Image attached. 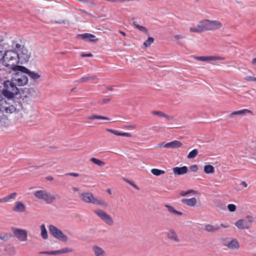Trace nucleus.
<instances>
[{
	"mask_svg": "<svg viewBox=\"0 0 256 256\" xmlns=\"http://www.w3.org/2000/svg\"><path fill=\"white\" fill-rule=\"evenodd\" d=\"M222 26V23L218 20H203L198 22L196 26L190 28L191 32L202 33L204 31H214Z\"/></svg>",
	"mask_w": 256,
	"mask_h": 256,
	"instance_id": "obj_1",
	"label": "nucleus"
},
{
	"mask_svg": "<svg viewBox=\"0 0 256 256\" xmlns=\"http://www.w3.org/2000/svg\"><path fill=\"white\" fill-rule=\"evenodd\" d=\"M2 60L3 64L13 70H20L19 67H22L18 65L20 62L18 54L15 49L7 50L5 51V56Z\"/></svg>",
	"mask_w": 256,
	"mask_h": 256,
	"instance_id": "obj_2",
	"label": "nucleus"
},
{
	"mask_svg": "<svg viewBox=\"0 0 256 256\" xmlns=\"http://www.w3.org/2000/svg\"><path fill=\"white\" fill-rule=\"evenodd\" d=\"M10 80H4L0 78V92L8 100L12 99L19 92L18 89Z\"/></svg>",
	"mask_w": 256,
	"mask_h": 256,
	"instance_id": "obj_3",
	"label": "nucleus"
},
{
	"mask_svg": "<svg viewBox=\"0 0 256 256\" xmlns=\"http://www.w3.org/2000/svg\"><path fill=\"white\" fill-rule=\"evenodd\" d=\"M13 48L15 49L18 56V61L20 64H22L28 62L30 56V53L23 46L20 44L14 43L12 45Z\"/></svg>",
	"mask_w": 256,
	"mask_h": 256,
	"instance_id": "obj_4",
	"label": "nucleus"
},
{
	"mask_svg": "<svg viewBox=\"0 0 256 256\" xmlns=\"http://www.w3.org/2000/svg\"><path fill=\"white\" fill-rule=\"evenodd\" d=\"M82 200L89 204H97L104 207L108 206L107 202L103 200H98L96 198L91 192H86L82 193L80 195Z\"/></svg>",
	"mask_w": 256,
	"mask_h": 256,
	"instance_id": "obj_5",
	"label": "nucleus"
},
{
	"mask_svg": "<svg viewBox=\"0 0 256 256\" xmlns=\"http://www.w3.org/2000/svg\"><path fill=\"white\" fill-rule=\"evenodd\" d=\"M16 72L14 74L11 80L13 84L16 86H24L26 85L28 82V76L24 72L20 70H14Z\"/></svg>",
	"mask_w": 256,
	"mask_h": 256,
	"instance_id": "obj_6",
	"label": "nucleus"
},
{
	"mask_svg": "<svg viewBox=\"0 0 256 256\" xmlns=\"http://www.w3.org/2000/svg\"><path fill=\"white\" fill-rule=\"evenodd\" d=\"M34 196L38 199L44 200L47 204H52L56 199L54 195L44 190H36Z\"/></svg>",
	"mask_w": 256,
	"mask_h": 256,
	"instance_id": "obj_7",
	"label": "nucleus"
},
{
	"mask_svg": "<svg viewBox=\"0 0 256 256\" xmlns=\"http://www.w3.org/2000/svg\"><path fill=\"white\" fill-rule=\"evenodd\" d=\"M48 230L50 234L57 240L64 242H68V238L67 236L57 227L50 224L48 226Z\"/></svg>",
	"mask_w": 256,
	"mask_h": 256,
	"instance_id": "obj_8",
	"label": "nucleus"
},
{
	"mask_svg": "<svg viewBox=\"0 0 256 256\" xmlns=\"http://www.w3.org/2000/svg\"><path fill=\"white\" fill-rule=\"evenodd\" d=\"M254 222L252 216L248 215L244 219H240L235 223V226L240 230H248L250 228Z\"/></svg>",
	"mask_w": 256,
	"mask_h": 256,
	"instance_id": "obj_9",
	"label": "nucleus"
},
{
	"mask_svg": "<svg viewBox=\"0 0 256 256\" xmlns=\"http://www.w3.org/2000/svg\"><path fill=\"white\" fill-rule=\"evenodd\" d=\"M94 212L107 225L112 226L114 224L112 217L102 210L96 209L94 210Z\"/></svg>",
	"mask_w": 256,
	"mask_h": 256,
	"instance_id": "obj_10",
	"label": "nucleus"
},
{
	"mask_svg": "<svg viewBox=\"0 0 256 256\" xmlns=\"http://www.w3.org/2000/svg\"><path fill=\"white\" fill-rule=\"evenodd\" d=\"M12 232L14 236L20 241L26 242L28 239V232L26 230L12 228Z\"/></svg>",
	"mask_w": 256,
	"mask_h": 256,
	"instance_id": "obj_11",
	"label": "nucleus"
},
{
	"mask_svg": "<svg viewBox=\"0 0 256 256\" xmlns=\"http://www.w3.org/2000/svg\"><path fill=\"white\" fill-rule=\"evenodd\" d=\"M182 145V144L181 142L175 140L169 142H163L158 144V146L160 148H168L174 149L181 147Z\"/></svg>",
	"mask_w": 256,
	"mask_h": 256,
	"instance_id": "obj_12",
	"label": "nucleus"
},
{
	"mask_svg": "<svg viewBox=\"0 0 256 256\" xmlns=\"http://www.w3.org/2000/svg\"><path fill=\"white\" fill-rule=\"evenodd\" d=\"M19 68H20V71L24 72L25 74H27L30 78L34 80H38L40 77V75L38 73L31 71L24 66L19 67Z\"/></svg>",
	"mask_w": 256,
	"mask_h": 256,
	"instance_id": "obj_13",
	"label": "nucleus"
},
{
	"mask_svg": "<svg viewBox=\"0 0 256 256\" xmlns=\"http://www.w3.org/2000/svg\"><path fill=\"white\" fill-rule=\"evenodd\" d=\"M167 238L168 239L175 243H179L180 242L176 232L173 229H170L167 232Z\"/></svg>",
	"mask_w": 256,
	"mask_h": 256,
	"instance_id": "obj_14",
	"label": "nucleus"
},
{
	"mask_svg": "<svg viewBox=\"0 0 256 256\" xmlns=\"http://www.w3.org/2000/svg\"><path fill=\"white\" fill-rule=\"evenodd\" d=\"M194 58L198 60L207 62L210 60H224V58L218 56H194Z\"/></svg>",
	"mask_w": 256,
	"mask_h": 256,
	"instance_id": "obj_15",
	"label": "nucleus"
},
{
	"mask_svg": "<svg viewBox=\"0 0 256 256\" xmlns=\"http://www.w3.org/2000/svg\"><path fill=\"white\" fill-rule=\"evenodd\" d=\"M2 112H4L7 114H12L16 110V108L12 105H8L6 104V100H3L2 102H1Z\"/></svg>",
	"mask_w": 256,
	"mask_h": 256,
	"instance_id": "obj_16",
	"label": "nucleus"
},
{
	"mask_svg": "<svg viewBox=\"0 0 256 256\" xmlns=\"http://www.w3.org/2000/svg\"><path fill=\"white\" fill-rule=\"evenodd\" d=\"M92 251L94 256H106L105 250L98 246L94 245L92 246Z\"/></svg>",
	"mask_w": 256,
	"mask_h": 256,
	"instance_id": "obj_17",
	"label": "nucleus"
},
{
	"mask_svg": "<svg viewBox=\"0 0 256 256\" xmlns=\"http://www.w3.org/2000/svg\"><path fill=\"white\" fill-rule=\"evenodd\" d=\"M224 246L232 250H237L240 248V243L236 238H232L230 242L224 244Z\"/></svg>",
	"mask_w": 256,
	"mask_h": 256,
	"instance_id": "obj_18",
	"label": "nucleus"
},
{
	"mask_svg": "<svg viewBox=\"0 0 256 256\" xmlns=\"http://www.w3.org/2000/svg\"><path fill=\"white\" fill-rule=\"evenodd\" d=\"M12 210L16 212H23L26 210V206L22 202L17 201L16 202Z\"/></svg>",
	"mask_w": 256,
	"mask_h": 256,
	"instance_id": "obj_19",
	"label": "nucleus"
},
{
	"mask_svg": "<svg viewBox=\"0 0 256 256\" xmlns=\"http://www.w3.org/2000/svg\"><path fill=\"white\" fill-rule=\"evenodd\" d=\"M188 168L186 166L182 167H175L173 168V172L175 174L182 175L188 172Z\"/></svg>",
	"mask_w": 256,
	"mask_h": 256,
	"instance_id": "obj_20",
	"label": "nucleus"
},
{
	"mask_svg": "<svg viewBox=\"0 0 256 256\" xmlns=\"http://www.w3.org/2000/svg\"><path fill=\"white\" fill-rule=\"evenodd\" d=\"M182 202L190 206H194L197 202V200L195 198H183L182 200Z\"/></svg>",
	"mask_w": 256,
	"mask_h": 256,
	"instance_id": "obj_21",
	"label": "nucleus"
},
{
	"mask_svg": "<svg viewBox=\"0 0 256 256\" xmlns=\"http://www.w3.org/2000/svg\"><path fill=\"white\" fill-rule=\"evenodd\" d=\"M252 114V111L248 110V109H242L237 111H234L232 112L230 114V116L232 117L233 116L235 115H241L244 116L245 114Z\"/></svg>",
	"mask_w": 256,
	"mask_h": 256,
	"instance_id": "obj_22",
	"label": "nucleus"
},
{
	"mask_svg": "<svg viewBox=\"0 0 256 256\" xmlns=\"http://www.w3.org/2000/svg\"><path fill=\"white\" fill-rule=\"evenodd\" d=\"M220 229V226L218 225H212L210 224H206L204 226V230L207 232H214Z\"/></svg>",
	"mask_w": 256,
	"mask_h": 256,
	"instance_id": "obj_23",
	"label": "nucleus"
},
{
	"mask_svg": "<svg viewBox=\"0 0 256 256\" xmlns=\"http://www.w3.org/2000/svg\"><path fill=\"white\" fill-rule=\"evenodd\" d=\"M106 131L110 132L116 136H129L130 134L128 132H121L118 130L110 129V128H106Z\"/></svg>",
	"mask_w": 256,
	"mask_h": 256,
	"instance_id": "obj_24",
	"label": "nucleus"
},
{
	"mask_svg": "<svg viewBox=\"0 0 256 256\" xmlns=\"http://www.w3.org/2000/svg\"><path fill=\"white\" fill-rule=\"evenodd\" d=\"M40 228L41 230L40 235L42 237L44 240H46L48 238V235L45 225L44 224H42L40 226Z\"/></svg>",
	"mask_w": 256,
	"mask_h": 256,
	"instance_id": "obj_25",
	"label": "nucleus"
},
{
	"mask_svg": "<svg viewBox=\"0 0 256 256\" xmlns=\"http://www.w3.org/2000/svg\"><path fill=\"white\" fill-rule=\"evenodd\" d=\"M17 193L13 192L10 194L5 196L4 198V202H7L12 201V200H14L16 198L17 196Z\"/></svg>",
	"mask_w": 256,
	"mask_h": 256,
	"instance_id": "obj_26",
	"label": "nucleus"
},
{
	"mask_svg": "<svg viewBox=\"0 0 256 256\" xmlns=\"http://www.w3.org/2000/svg\"><path fill=\"white\" fill-rule=\"evenodd\" d=\"M73 250L72 248L65 247L62 249L57 250H56V255L68 253V252H72Z\"/></svg>",
	"mask_w": 256,
	"mask_h": 256,
	"instance_id": "obj_27",
	"label": "nucleus"
},
{
	"mask_svg": "<svg viewBox=\"0 0 256 256\" xmlns=\"http://www.w3.org/2000/svg\"><path fill=\"white\" fill-rule=\"evenodd\" d=\"M166 206L168 208V212L170 213H172L174 214L179 216H182V212L177 211L171 206L166 205Z\"/></svg>",
	"mask_w": 256,
	"mask_h": 256,
	"instance_id": "obj_28",
	"label": "nucleus"
},
{
	"mask_svg": "<svg viewBox=\"0 0 256 256\" xmlns=\"http://www.w3.org/2000/svg\"><path fill=\"white\" fill-rule=\"evenodd\" d=\"M90 160L93 163L95 164H96L100 166H103L106 164L104 162L100 160L98 158H91Z\"/></svg>",
	"mask_w": 256,
	"mask_h": 256,
	"instance_id": "obj_29",
	"label": "nucleus"
},
{
	"mask_svg": "<svg viewBox=\"0 0 256 256\" xmlns=\"http://www.w3.org/2000/svg\"><path fill=\"white\" fill-rule=\"evenodd\" d=\"M88 118L89 120L98 119V120H110V118L108 117L100 116H98V115H96V114H93V115L90 116H88Z\"/></svg>",
	"mask_w": 256,
	"mask_h": 256,
	"instance_id": "obj_30",
	"label": "nucleus"
},
{
	"mask_svg": "<svg viewBox=\"0 0 256 256\" xmlns=\"http://www.w3.org/2000/svg\"><path fill=\"white\" fill-rule=\"evenodd\" d=\"M151 172L154 176H159L165 174V171L158 168H152L151 170Z\"/></svg>",
	"mask_w": 256,
	"mask_h": 256,
	"instance_id": "obj_31",
	"label": "nucleus"
},
{
	"mask_svg": "<svg viewBox=\"0 0 256 256\" xmlns=\"http://www.w3.org/2000/svg\"><path fill=\"white\" fill-rule=\"evenodd\" d=\"M198 154V150L197 149H194L192 150L190 152L187 156V158L192 159L194 158Z\"/></svg>",
	"mask_w": 256,
	"mask_h": 256,
	"instance_id": "obj_32",
	"label": "nucleus"
},
{
	"mask_svg": "<svg viewBox=\"0 0 256 256\" xmlns=\"http://www.w3.org/2000/svg\"><path fill=\"white\" fill-rule=\"evenodd\" d=\"M204 171L206 174H211L214 172V168L211 165H206L204 167Z\"/></svg>",
	"mask_w": 256,
	"mask_h": 256,
	"instance_id": "obj_33",
	"label": "nucleus"
},
{
	"mask_svg": "<svg viewBox=\"0 0 256 256\" xmlns=\"http://www.w3.org/2000/svg\"><path fill=\"white\" fill-rule=\"evenodd\" d=\"M134 25L140 31L142 32H144V33H146V34L148 33V30H147V29L145 27H144L143 26H141L136 24V22H134Z\"/></svg>",
	"mask_w": 256,
	"mask_h": 256,
	"instance_id": "obj_34",
	"label": "nucleus"
},
{
	"mask_svg": "<svg viewBox=\"0 0 256 256\" xmlns=\"http://www.w3.org/2000/svg\"><path fill=\"white\" fill-rule=\"evenodd\" d=\"M154 41V39L152 37H149L148 40L144 42V45L146 47L150 46Z\"/></svg>",
	"mask_w": 256,
	"mask_h": 256,
	"instance_id": "obj_35",
	"label": "nucleus"
},
{
	"mask_svg": "<svg viewBox=\"0 0 256 256\" xmlns=\"http://www.w3.org/2000/svg\"><path fill=\"white\" fill-rule=\"evenodd\" d=\"M40 254H47V255H56V250L52 251H43L40 252Z\"/></svg>",
	"mask_w": 256,
	"mask_h": 256,
	"instance_id": "obj_36",
	"label": "nucleus"
},
{
	"mask_svg": "<svg viewBox=\"0 0 256 256\" xmlns=\"http://www.w3.org/2000/svg\"><path fill=\"white\" fill-rule=\"evenodd\" d=\"M191 193H193L194 194H196V192L194 190H190L186 192H180V195L182 196H186V195H188Z\"/></svg>",
	"mask_w": 256,
	"mask_h": 256,
	"instance_id": "obj_37",
	"label": "nucleus"
},
{
	"mask_svg": "<svg viewBox=\"0 0 256 256\" xmlns=\"http://www.w3.org/2000/svg\"><path fill=\"white\" fill-rule=\"evenodd\" d=\"M1 106H2L1 102H0V112H1V110H2ZM6 120V119L5 118H4L2 116H0V126L4 125V124Z\"/></svg>",
	"mask_w": 256,
	"mask_h": 256,
	"instance_id": "obj_38",
	"label": "nucleus"
},
{
	"mask_svg": "<svg viewBox=\"0 0 256 256\" xmlns=\"http://www.w3.org/2000/svg\"><path fill=\"white\" fill-rule=\"evenodd\" d=\"M228 208L231 212H234L236 210V206L234 204H229L228 206Z\"/></svg>",
	"mask_w": 256,
	"mask_h": 256,
	"instance_id": "obj_39",
	"label": "nucleus"
},
{
	"mask_svg": "<svg viewBox=\"0 0 256 256\" xmlns=\"http://www.w3.org/2000/svg\"><path fill=\"white\" fill-rule=\"evenodd\" d=\"M88 40L90 42H94L98 40V39L96 38V36L92 34H88Z\"/></svg>",
	"mask_w": 256,
	"mask_h": 256,
	"instance_id": "obj_40",
	"label": "nucleus"
},
{
	"mask_svg": "<svg viewBox=\"0 0 256 256\" xmlns=\"http://www.w3.org/2000/svg\"><path fill=\"white\" fill-rule=\"evenodd\" d=\"M152 113L154 114L157 115L160 117H162L164 116V113L160 111H153Z\"/></svg>",
	"mask_w": 256,
	"mask_h": 256,
	"instance_id": "obj_41",
	"label": "nucleus"
},
{
	"mask_svg": "<svg viewBox=\"0 0 256 256\" xmlns=\"http://www.w3.org/2000/svg\"><path fill=\"white\" fill-rule=\"evenodd\" d=\"M190 169L193 172H196L198 170V166L196 164H194L190 166Z\"/></svg>",
	"mask_w": 256,
	"mask_h": 256,
	"instance_id": "obj_42",
	"label": "nucleus"
},
{
	"mask_svg": "<svg viewBox=\"0 0 256 256\" xmlns=\"http://www.w3.org/2000/svg\"><path fill=\"white\" fill-rule=\"evenodd\" d=\"M244 80L248 81H256V77L247 76L244 78Z\"/></svg>",
	"mask_w": 256,
	"mask_h": 256,
	"instance_id": "obj_43",
	"label": "nucleus"
},
{
	"mask_svg": "<svg viewBox=\"0 0 256 256\" xmlns=\"http://www.w3.org/2000/svg\"><path fill=\"white\" fill-rule=\"evenodd\" d=\"M88 34L85 33L84 34H79L78 36L83 40L88 39Z\"/></svg>",
	"mask_w": 256,
	"mask_h": 256,
	"instance_id": "obj_44",
	"label": "nucleus"
},
{
	"mask_svg": "<svg viewBox=\"0 0 256 256\" xmlns=\"http://www.w3.org/2000/svg\"><path fill=\"white\" fill-rule=\"evenodd\" d=\"M126 181L127 182H128L129 184H130L131 186H134L135 188L138 190V187L132 181H131V180H126Z\"/></svg>",
	"mask_w": 256,
	"mask_h": 256,
	"instance_id": "obj_45",
	"label": "nucleus"
},
{
	"mask_svg": "<svg viewBox=\"0 0 256 256\" xmlns=\"http://www.w3.org/2000/svg\"><path fill=\"white\" fill-rule=\"evenodd\" d=\"M89 78V76L88 77H82L79 80L80 82H84L87 80H90V78Z\"/></svg>",
	"mask_w": 256,
	"mask_h": 256,
	"instance_id": "obj_46",
	"label": "nucleus"
},
{
	"mask_svg": "<svg viewBox=\"0 0 256 256\" xmlns=\"http://www.w3.org/2000/svg\"><path fill=\"white\" fill-rule=\"evenodd\" d=\"M162 117L165 118L168 121L172 120L174 118V116L166 114H164V116Z\"/></svg>",
	"mask_w": 256,
	"mask_h": 256,
	"instance_id": "obj_47",
	"label": "nucleus"
},
{
	"mask_svg": "<svg viewBox=\"0 0 256 256\" xmlns=\"http://www.w3.org/2000/svg\"><path fill=\"white\" fill-rule=\"evenodd\" d=\"M65 175L66 176H74V177H78L80 176L79 174L76 173V172L67 173Z\"/></svg>",
	"mask_w": 256,
	"mask_h": 256,
	"instance_id": "obj_48",
	"label": "nucleus"
},
{
	"mask_svg": "<svg viewBox=\"0 0 256 256\" xmlns=\"http://www.w3.org/2000/svg\"><path fill=\"white\" fill-rule=\"evenodd\" d=\"M176 40H181L184 38V36L180 34H178L174 36Z\"/></svg>",
	"mask_w": 256,
	"mask_h": 256,
	"instance_id": "obj_49",
	"label": "nucleus"
},
{
	"mask_svg": "<svg viewBox=\"0 0 256 256\" xmlns=\"http://www.w3.org/2000/svg\"><path fill=\"white\" fill-rule=\"evenodd\" d=\"M81 56L82 57H92V54L91 53L86 54H81Z\"/></svg>",
	"mask_w": 256,
	"mask_h": 256,
	"instance_id": "obj_50",
	"label": "nucleus"
},
{
	"mask_svg": "<svg viewBox=\"0 0 256 256\" xmlns=\"http://www.w3.org/2000/svg\"><path fill=\"white\" fill-rule=\"evenodd\" d=\"M240 185L244 186V188H246L248 186L247 184L244 181L241 182Z\"/></svg>",
	"mask_w": 256,
	"mask_h": 256,
	"instance_id": "obj_51",
	"label": "nucleus"
},
{
	"mask_svg": "<svg viewBox=\"0 0 256 256\" xmlns=\"http://www.w3.org/2000/svg\"><path fill=\"white\" fill-rule=\"evenodd\" d=\"M72 190L74 192H76L79 190V188H78L73 186L72 187Z\"/></svg>",
	"mask_w": 256,
	"mask_h": 256,
	"instance_id": "obj_52",
	"label": "nucleus"
},
{
	"mask_svg": "<svg viewBox=\"0 0 256 256\" xmlns=\"http://www.w3.org/2000/svg\"><path fill=\"white\" fill-rule=\"evenodd\" d=\"M6 238H7L6 236H3V234H0V239L5 240Z\"/></svg>",
	"mask_w": 256,
	"mask_h": 256,
	"instance_id": "obj_53",
	"label": "nucleus"
},
{
	"mask_svg": "<svg viewBox=\"0 0 256 256\" xmlns=\"http://www.w3.org/2000/svg\"><path fill=\"white\" fill-rule=\"evenodd\" d=\"M252 64L256 66V57L252 60Z\"/></svg>",
	"mask_w": 256,
	"mask_h": 256,
	"instance_id": "obj_54",
	"label": "nucleus"
},
{
	"mask_svg": "<svg viewBox=\"0 0 256 256\" xmlns=\"http://www.w3.org/2000/svg\"><path fill=\"white\" fill-rule=\"evenodd\" d=\"M110 101L109 98H106L103 100V102L104 103H106Z\"/></svg>",
	"mask_w": 256,
	"mask_h": 256,
	"instance_id": "obj_55",
	"label": "nucleus"
},
{
	"mask_svg": "<svg viewBox=\"0 0 256 256\" xmlns=\"http://www.w3.org/2000/svg\"><path fill=\"white\" fill-rule=\"evenodd\" d=\"M220 226L223 227L224 228H228V225H226V224H220Z\"/></svg>",
	"mask_w": 256,
	"mask_h": 256,
	"instance_id": "obj_56",
	"label": "nucleus"
},
{
	"mask_svg": "<svg viewBox=\"0 0 256 256\" xmlns=\"http://www.w3.org/2000/svg\"><path fill=\"white\" fill-rule=\"evenodd\" d=\"M3 100H4V98H2V96L0 94V102H2Z\"/></svg>",
	"mask_w": 256,
	"mask_h": 256,
	"instance_id": "obj_57",
	"label": "nucleus"
},
{
	"mask_svg": "<svg viewBox=\"0 0 256 256\" xmlns=\"http://www.w3.org/2000/svg\"><path fill=\"white\" fill-rule=\"evenodd\" d=\"M119 32L120 34H121L122 36H126V33L124 32H122V31L120 30Z\"/></svg>",
	"mask_w": 256,
	"mask_h": 256,
	"instance_id": "obj_58",
	"label": "nucleus"
},
{
	"mask_svg": "<svg viewBox=\"0 0 256 256\" xmlns=\"http://www.w3.org/2000/svg\"><path fill=\"white\" fill-rule=\"evenodd\" d=\"M89 78H90V80H94V79H96L97 78L96 76H89Z\"/></svg>",
	"mask_w": 256,
	"mask_h": 256,
	"instance_id": "obj_59",
	"label": "nucleus"
},
{
	"mask_svg": "<svg viewBox=\"0 0 256 256\" xmlns=\"http://www.w3.org/2000/svg\"><path fill=\"white\" fill-rule=\"evenodd\" d=\"M47 179L50 180H53V178L52 176H48V177Z\"/></svg>",
	"mask_w": 256,
	"mask_h": 256,
	"instance_id": "obj_60",
	"label": "nucleus"
},
{
	"mask_svg": "<svg viewBox=\"0 0 256 256\" xmlns=\"http://www.w3.org/2000/svg\"><path fill=\"white\" fill-rule=\"evenodd\" d=\"M3 40V37L2 36L0 35V42Z\"/></svg>",
	"mask_w": 256,
	"mask_h": 256,
	"instance_id": "obj_61",
	"label": "nucleus"
},
{
	"mask_svg": "<svg viewBox=\"0 0 256 256\" xmlns=\"http://www.w3.org/2000/svg\"><path fill=\"white\" fill-rule=\"evenodd\" d=\"M0 202H4V198H0Z\"/></svg>",
	"mask_w": 256,
	"mask_h": 256,
	"instance_id": "obj_62",
	"label": "nucleus"
},
{
	"mask_svg": "<svg viewBox=\"0 0 256 256\" xmlns=\"http://www.w3.org/2000/svg\"><path fill=\"white\" fill-rule=\"evenodd\" d=\"M82 12H84V13H86V14H87L88 15H89V14H88V12H86L85 10H82Z\"/></svg>",
	"mask_w": 256,
	"mask_h": 256,
	"instance_id": "obj_63",
	"label": "nucleus"
},
{
	"mask_svg": "<svg viewBox=\"0 0 256 256\" xmlns=\"http://www.w3.org/2000/svg\"><path fill=\"white\" fill-rule=\"evenodd\" d=\"M109 90H112L113 88H109Z\"/></svg>",
	"mask_w": 256,
	"mask_h": 256,
	"instance_id": "obj_64",
	"label": "nucleus"
}]
</instances>
